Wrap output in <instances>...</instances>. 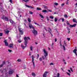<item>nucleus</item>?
<instances>
[{"instance_id":"nucleus-46","label":"nucleus","mask_w":77,"mask_h":77,"mask_svg":"<svg viewBox=\"0 0 77 77\" xmlns=\"http://www.w3.org/2000/svg\"><path fill=\"white\" fill-rule=\"evenodd\" d=\"M29 12L30 14H33V12L32 11H29Z\"/></svg>"},{"instance_id":"nucleus-32","label":"nucleus","mask_w":77,"mask_h":77,"mask_svg":"<svg viewBox=\"0 0 77 77\" xmlns=\"http://www.w3.org/2000/svg\"><path fill=\"white\" fill-rule=\"evenodd\" d=\"M46 18H47V20L48 21H49V20H50V19H49V17H48V16L46 17Z\"/></svg>"},{"instance_id":"nucleus-13","label":"nucleus","mask_w":77,"mask_h":77,"mask_svg":"<svg viewBox=\"0 0 77 77\" xmlns=\"http://www.w3.org/2000/svg\"><path fill=\"white\" fill-rule=\"evenodd\" d=\"M6 18V16L4 15H3L2 17H1V19L3 20H5V18Z\"/></svg>"},{"instance_id":"nucleus-31","label":"nucleus","mask_w":77,"mask_h":77,"mask_svg":"<svg viewBox=\"0 0 77 77\" xmlns=\"http://www.w3.org/2000/svg\"><path fill=\"white\" fill-rule=\"evenodd\" d=\"M30 49L31 51H32V50H33V47H32V46H31L30 47Z\"/></svg>"},{"instance_id":"nucleus-35","label":"nucleus","mask_w":77,"mask_h":77,"mask_svg":"<svg viewBox=\"0 0 77 77\" xmlns=\"http://www.w3.org/2000/svg\"><path fill=\"white\" fill-rule=\"evenodd\" d=\"M3 36V33L1 32L0 33V36Z\"/></svg>"},{"instance_id":"nucleus-50","label":"nucleus","mask_w":77,"mask_h":77,"mask_svg":"<svg viewBox=\"0 0 77 77\" xmlns=\"http://www.w3.org/2000/svg\"><path fill=\"white\" fill-rule=\"evenodd\" d=\"M67 30L68 31H69V30H70V29L68 28V26L67 27Z\"/></svg>"},{"instance_id":"nucleus-11","label":"nucleus","mask_w":77,"mask_h":77,"mask_svg":"<svg viewBox=\"0 0 77 77\" xmlns=\"http://www.w3.org/2000/svg\"><path fill=\"white\" fill-rule=\"evenodd\" d=\"M48 73V72H45V73L43 74V77H47V74Z\"/></svg>"},{"instance_id":"nucleus-29","label":"nucleus","mask_w":77,"mask_h":77,"mask_svg":"<svg viewBox=\"0 0 77 77\" xmlns=\"http://www.w3.org/2000/svg\"><path fill=\"white\" fill-rule=\"evenodd\" d=\"M9 32V31H8V30H7L6 31H5L6 33H7V34H8Z\"/></svg>"},{"instance_id":"nucleus-37","label":"nucleus","mask_w":77,"mask_h":77,"mask_svg":"<svg viewBox=\"0 0 77 77\" xmlns=\"http://www.w3.org/2000/svg\"><path fill=\"white\" fill-rule=\"evenodd\" d=\"M43 7H44V9H47V6L45 5H43Z\"/></svg>"},{"instance_id":"nucleus-6","label":"nucleus","mask_w":77,"mask_h":77,"mask_svg":"<svg viewBox=\"0 0 77 77\" xmlns=\"http://www.w3.org/2000/svg\"><path fill=\"white\" fill-rule=\"evenodd\" d=\"M14 73V70L12 69H10V70L9 71V74L10 75L11 74H12Z\"/></svg>"},{"instance_id":"nucleus-17","label":"nucleus","mask_w":77,"mask_h":77,"mask_svg":"<svg viewBox=\"0 0 77 77\" xmlns=\"http://www.w3.org/2000/svg\"><path fill=\"white\" fill-rule=\"evenodd\" d=\"M29 27H30V29H31V28H32L33 29V30H34L35 29V27H33V26L29 25Z\"/></svg>"},{"instance_id":"nucleus-16","label":"nucleus","mask_w":77,"mask_h":77,"mask_svg":"<svg viewBox=\"0 0 77 77\" xmlns=\"http://www.w3.org/2000/svg\"><path fill=\"white\" fill-rule=\"evenodd\" d=\"M42 12H45V13H48V11H47V10H43L42 11Z\"/></svg>"},{"instance_id":"nucleus-60","label":"nucleus","mask_w":77,"mask_h":77,"mask_svg":"<svg viewBox=\"0 0 77 77\" xmlns=\"http://www.w3.org/2000/svg\"><path fill=\"white\" fill-rule=\"evenodd\" d=\"M34 24H37L38 26H39V24H38V23H36L34 22Z\"/></svg>"},{"instance_id":"nucleus-27","label":"nucleus","mask_w":77,"mask_h":77,"mask_svg":"<svg viewBox=\"0 0 77 77\" xmlns=\"http://www.w3.org/2000/svg\"><path fill=\"white\" fill-rule=\"evenodd\" d=\"M73 21L75 23H77V21L75 20L74 19H73Z\"/></svg>"},{"instance_id":"nucleus-24","label":"nucleus","mask_w":77,"mask_h":77,"mask_svg":"<svg viewBox=\"0 0 77 77\" xmlns=\"http://www.w3.org/2000/svg\"><path fill=\"white\" fill-rule=\"evenodd\" d=\"M22 0L23 1H24V2H26V3H27V2L29 1V0H26V1L25 0Z\"/></svg>"},{"instance_id":"nucleus-9","label":"nucleus","mask_w":77,"mask_h":77,"mask_svg":"<svg viewBox=\"0 0 77 77\" xmlns=\"http://www.w3.org/2000/svg\"><path fill=\"white\" fill-rule=\"evenodd\" d=\"M77 26V24H74L73 25H70L69 27L70 28L73 27H75V26Z\"/></svg>"},{"instance_id":"nucleus-2","label":"nucleus","mask_w":77,"mask_h":77,"mask_svg":"<svg viewBox=\"0 0 77 77\" xmlns=\"http://www.w3.org/2000/svg\"><path fill=\"white\" fill-rule=\"evenodd\" d=\"M43 52L44 54H45L44 55V56L46 58V60H47V57L48 56V52H47V51H46L45 49H43Z\"/></svg>"},{"instance_id":"nucleus-5","label":"nucleus","mask_w":77,"mask_h":77,"mask_svg":"<svg viewBox=\"0 0 77 77\" xmlns=\"http://www.w3.org/2000/svg\"><path fill=\"white\" fill-rule=\"evenodd\" d=\"M32 62L33 63V66L34 68H35V63H34V58L33 57V55H32Z\"/></svg>"},{"instance_id":"nucleus-41","label":"nucleus","mask_w":77,"mask_h":77,"mask_svg":"<svg viewBox=\"0 0 77 77\" xmlns=\"http://www.w3.org/2000/svg\"><path fill=\"white\" fill-rule=\"evenodd\" d=\"M39 60H40V61H42V57H40L39 59Z\"/></svg>"},{"instance_id":"nucleus-49","label":"nucleus","mask_w":77,"mask_h":77,"mask_svg":"<svg viewBox=\"0 0 77 77\" xmlns=\"http://www.w3.org/2000/svg\"><path fill=\"white\" fill-rule=\"evenodd\" d=\"M65 21V19H64V18H63L62 19V21L63 22H64V21Z\"/></svg>"},{"instance_id":"nucleus-12","label":"nucleus","mask_w":77,"mask_h":77,"mask_svg":"<svg viewBox=\"0 0 77 77\" xmlns=\"http://www.w3.org/2000/svg\"><path fill=\"white\" fill-rule=\"evenodd\" d=\"M25 6H26V7H27V8H32V9H34V7H32L31 6H30L29 5H26Z\"/></svg>"},{"instance_id":"nucleus-48","label":"nucleus","mask_w":77,"mask_h":77,"mask_svg":"<svg viewBox=\"0 0 77 77\" xmlns=\"http://www.w3.org/2000/svg\"><path fill=\"white\" fill-rule=\"evenodd\" d=\"M64 16L65 18H67V17H68V16H67L66 15H65Z\"/></svg>"},{"instance_id":"nucleus-26","label":"nucleus","mask_w":77,"mask_h":77,"mask_svg":"<svg viewBox=\"0 0 77 77\" xmlns=\"http://www.w3.org/2000/svg\"><path fill=\"white\" fill-rule=\"evenodd\" d=\"M32 76H35L36 75H35V74L34 72L32 73Z\"/></svg>"},{"instance_id":"nucleus-19","label":"nucleus","mask_w":77,"mask_h":77,"mask_svg":"<svg viewBox=\"0 0 77 77\" xmlns=\"http://www.w3.org/2000/svg\"><path fill=\"white\" fill-rule=\"evenodd\" d=\"M63 61L64 62V64H65V65L66 64V62H65V59H63Z\"/></svg>"},{"instance_id":"nucleus-38","label":"nucleus","mask_w":77,"mask_h":77,"mask_svg":"<svg viewBox=\"0 0 77 77\" xmlns=\"http://www.w3.org/2000/svg\"><path fill=\"white\" fill-rule=\"evenodd\" d=\"M3 66V64H2L0 65V68H2Z\"/></svg>"},{"instance_id":"nucleus-43","label":"nucleus","mask_w":77,"mask_h":77,"mask_svg":"<svg viewBox=\"0 0 77 77\" xmlns=\"http://www.w3.org/2000/svg\"><path fill=\"white\" fill-rule=\"evenodd\" d=\"M8 51L9 52H10V53H11V51H12V50H10V49H8Z\"/></svg>"},{"instance_id":"nucleus-39","label":"nucleus","mask_w":77,"mask_h":77,"mask_svg":"<svg viewBox=\"0 0 77 77\" xmlns=\"http://www.w3.org/2000/svg\"><path fill=\"white\" fill-rule=\"evenodd\" d=\"M67 24H68V25H70V23H69V22L68 21H66Z\"/></svg>"},{"instance_id":"nucleus-54","label":"nucleus","mask_w":77,"mask_h":77,"mask_svg":"<svg viewBox=\"0 0 77 77\" xmlns=\"http://www.w3.org/2000/svg\"><path fill=\"white\" fill-rule=\"evenodd\" d=\"M54 65V64L53 63H50V65Z\"/></svg>"},{"instance_id":"nucleus-53","label":"nucleus","mask_w":77,"mask_h":77,"mask_svg":"<svg viewBox=\"0 0 77 77\" xmlns=\"http://www.w3.org/2000/svg\"><path fill=\"white\" fill-rule=\"evenodd\" d=\"M67 39L68 41H70V38H67Z\"/></svg>"},{"instance_id":"nucleus-63","label":"nucleus","mask_w":77,"mask_h":77,"mask_svg":"<svg viewBox=\"0 0 77 77\" xmlns=\"http://www.w3.org/2000/svg\"><path fill=\"white\" fill-rule=\"evenodd\" d=\"M54 14H57V12H54Z\"/></svg>"},{"instance_id":"nucleus-45","label":"nucleus","mask_w":77,"mask_h":77,"mask_svg":"<svg viewBox=\"0 0 77 77\" xmlns=\"http://www.w3.org/2000/svg\"><path fill=\"white\" fill-rule=\"evenodd\" d=\"M37 59H38V58H39V54H37Z\"/></svg>"},{"instance_id":"nucleus-64","label":"nucleus","mask_w":77,"mask_h":77,"mask_svg":"<svg viewBox=\"0 0 77 77\" xmlns=\"http://www.w3.org/2000/svg\"><path fill=\"white\" fill-rule=\"evenodd\" d=\"M16 77H19L18 75L17 74H16Z\"/></svg>"},{"instance_id":"nucleus-55","label":"nucleus","mask_w":77,"mask_h":77,"mask_svg":"<svg viewBox=\"0 0 77 77\" xmlns=\"http://www.w3.org/2000/svg\"><path fill=\"white\" fill-rule=\"evenodd\" d=\"M65 5V4L64 3H62L61 4V6H64Z\"/></svg>"},{"instance_id":"nucleus-20","label":"nucleus","mask_w":77,"mask_h":77,"mask_svg":"<svg viewBox=\"0 0 77 77\" xmlns=\"http://www.w3.org/2000/svg\"><path fill=\"white\" fill-rule=\"evenodd\" d=\"M37 11H41L42 9L39 8H37Z\"/></svg>"},{"instance_id":"nucleus-52","label":"nucleus","mask_w":77,"mask_h":77,"mask_svg":"<svg viewBox=\"0 0 77 77\" xmlns=\"http://www.w3.org/2000/svg\"><path fill=\"white\" fill-rule=\"evenodd\" d=\"M10 2L11 3H13L12 2V0H10Z\"/></svg>"},{"instance_id":"nucleus-8","label":"nucleus","mask_w":77,"mask_h":77,"mask_svg":"<svg viewBox=\"0 0 77 77\" xmlns=\"http://www.w3.org/2000/svg\"><path fill=\"white\" fill-rule=\"evenodd\" d=\"M77 49L76 48H75L73 51V52L76 54V56H77Z\"/></svg>"},{"instance_id":"nucleus-7","label":"nucleus","mask_w":77,"mask_h":77,"mask_svg":"<svg viewBox=\"0 0 77 77\" xmlns=\"http://www.w3.org/2000/svg\"><path fill=\"white\" fill-rule=\"evenodd\" d=\"M19 32L22 35H23V30H21V29L20 28H19Z\"/></svg>"},{"instance_id":"nucleus-56","label":"nucleus","mask_w":77,"mask_h":77,"mask_svg":"<svg viewBox=\"0 0 77 77\" xmlns=\"http://www.w3.org/2000/svg\"><path fill=\"white\" fill-rule=\"evenodd\" d=\"M42 58L43 60H44V59H45V57H44V56H42Z\"/></svg>"},{"instance_id":"nucleus-40","label":"nucleus","mask_w":77,"mask_h":77,"mask_svg":"<svg viewBox=\"0 0 77 77\" xmlns=\"http://www.w3.org/2000/svg\"><path fill=\"white\" fill-rule=\"evenodd\" d=\"M66 74H67L68 75H69V76H70V75H71L68 72H66Z\"/></svg>"},{"instance_id":"nucleus-58","label":"nucleus","mask_w":77,"mask_h":77,"mask_svg":"<svg viewBox=\"0 0 77 77\" xmlns=\"http://www.w3.org/2000/svg\"><path fill=\"white\" fill-rule=\"evenodd\" d=\"M8 39H10L11 40V37H8Z\"/></svg>"},{"instance_id":"nucleus-25","label":"nucleus","mask_w":77,"mask_h":77,"mask_svg":"<svg viewBox=\"0 0 77 77\" xmlns=\"http://www.w3.org/2000/svg\"><path fill=\"white\" fill-rule=\"evenodd\" d=\"M54 5H56V6H57L59 5V4H58V3H57V2H55V3H54Z\"/></svg>"},{"instance_id":"nucleus-34","label":"nucleus","mask_w":77,"mask_h":77,"mask_svg":"<svg viewBox=\"0 0 77 77\" xmlns=\"http://www.w3.org/2000/svg\"><path fill=\"white\" fill-rule=\"evenodd\" d=\"M3 71L2 69H0V72H1V73H3Z\"/></svg>"},{"instance_id":"nucleus-3","label":"nucleus","mask_w":77,"mask_h":77,"mask_svg":"<svg viewBox=\"0 0 77 77\" xmlns=\"http://www.w3.org/2000/svg\"><path fill=\"white\" fill-rule=\"evenodd\" d=\"M32 31V33H33L34 35H37L38 34V32L35 29L33 30Z\"/></svg>"},{"instance_id":"nucleus-59","label":"nucleus","mask_w":77,"mask_h":77,"mask_svg":"<svg viewBox=\"0 0 77 77\" xmlns=\"http://www.w3.org/2000/svg\"><path fill=\"white\" fill-rule=\"evenodd\" d=\"M44 29L46 30L47 32H48V30H47V29L45 28V27H44Z\"/></svg>"},{"instance_id":"nucleus-30","label":"nucleus","mask_w":77,"mask_h":77,"mask_svg":"<svg viewBox=\"0 0 77 77\" xmlns=\"http://www.w3.org/2000/svg\"><path fill=\"white\" fill-rule=\"evenodd\" d=\"M63 49H64V51H65L66 49H65V46L64 45H63Z\"/></svg>"},{"instance_id":"nucleus-33","label":"nucleus","mask_w":77,"mask_h":77,"mask_svg":"<svg viewBox=\"0 0 77 77\" xmlns=\"http://www.w3.org/2000/svg\"><path fill=\"white\" fill-rule=\"evenodd\" d=\"M54 21H55V22H56L57 21V18H55V19H54Z\"/></svg>"},{"instance_id":"nucleus-15","label":"nucleus","mask_w":77,"mask_h":77,"mask_svg":"<svg viewBox=\"0 0 77 77\" xmlns=\"http://www.w3.org/2000/svg\"><path fill=\"white\" fill-rule=\"evenodd\" d=\"M13 44H10L9 45V47H10V48H12V47H13Z\"/></svg>"},{"instance_id":"nucleus-4","label":"nucleus","mask_w":77,"mask_h":77,"mask_svg":"<svg viewBox=\"0 0 77 77\" xmlns=\"http://www.w3.org/2000/svg\"><path fill=\"white\" fill-rule=\"evenodd\" d=\"M7 40H5L4 41V42L5 43V46H8L9 45L8 44V42H7Z\"/></svg>"},{"instance_id":"nucleus-61","label":"nucleus","mask_w":77,"mask_h":77,"mask_svg":"<svg viewBox=\"0 0 77 77\" xmlns=\"http://www.w3.org/2000/svg\"><path fill=\"white\" fill-rule=\"evenodd\" d=\"M65 46H67V45H66V43H64V44Z\"/></svg>"},{"instance_id":"nucleus-21","label":"nucleus","mask_w":77,"mask_h":77,"mask_svg":"<svg viewBox=\"0 0 77 77\" xmlns=\"http://www.w3.org/2000/svg\"><path fill=\"white\" fill-rule=\"evenodd\" d=\"M5 21H8L9 19H8V17H5Z\"/></svg>"},{"instance_id":"nucleus-47","label":"nucleus","mask_w":77,"mask_h":77,"mask_svg":"<svg viewBox=\"0 0 77 77\" xmlns=\"http://www.w3.org/2000/svg\"><path fill=\"white\" fill-rule=\"evenodd\" d=\"M59 75H60V74H59V73H58L57 74V77H59Z\"/></svg>"},{"instance_id":"nucleus-22","label":"nucleus","mask_w":77,"mask_h":77,"mask_svg":"<svg viewBox=\"0 0 77 77\" xmlns=\"http://www.w3.org/2000/svg\"><path fill=\"white\" fill-rule=\"evenodd\" d=\"M28 21L29 23H31V20H30V19L29 18H28Z\"/></svg>"},{"instance_id":"nucleus-14","label":"nucleus","mask_w":77,"mask_h":77,"mask_svg":"<svg viewBox=\"0 0 77 77\" xmlns=\"http://www.w3.org/2000/svg\"><path fill=\"white\" fill-rule=\"evenodd\" d=\"M9 21H10V23H11V24H13L14 23V21L12 20L11 19L9 20Z\"/></svg>"},{"instance_id":"nucleus-62","label":"nucleus","mask_w":77,"mask_h":77,"mask_svg":"<svg viewBox=\"0 0 77 77\" xmlns=\"http://www.w3.org/2000/svg\"><path fill=\"white\" fill-rule=\"evenodd\" d=\"M69 3H68V2H66V5H68V4Z\"/></svg>"},{"instance_id":"nucleus-28","label":"nucleus","mask_w":77,"mask_h":77,"mask_svg":"<svg viewBox=\"0 0 77 77\" xmlns=\"http://www.w3.org/2000/svg\"><path fill=\"white\" fill-rule=\"evenodd\" d=\"M49 18L51 19H53L54 18V17L52 16H50Z\"/></svg>"},{"instance_id":"nucleus-23","label":"nucleus","mask_w":77,"mask_h":77,"mask_svg":"<svg viewBox=\"0 0 77 77\" xmlns=\"http://www.w3.org/2000/svg\"><path fill=\"white\" fill-rule=\"evenodd\" d=\"M39 15L42 18H44V16H43V15L41 14H39Z\"/></svg>"},{"instance_id":"nucleus-18","label":"nucleus","mask_w":77,"mask_h":77,"mask_svg":"<svg viewBox=\"0 0 77 77\" xmlns=\"http://www.w3.org/2000/svg\"><path fill=\"white\" fill-rule=\"evenodd\" d=\"M0 11H1V12H3V11H4V9H3V8L0 7Z\"/></svg>"},{"instance_id":"nucleus-10","label":"nucleus","mask_w":77,"mask_h":77,"mask_svg":"<svg viewBox=\"0 0 77 77\" xmlns=\"http://www.w3.org/2000/svg\"><path fill=\"white\" fill-rule=\"evenodd\" d=\"M49 29V30H48V31L50 33V34H51V35L52 36H53V34L51 33V32H52V31H51V29L50 28H48Z\"/></svg>"},{"instance_id":"nucleus-51","label":"nucleus","mask_w":77,"mask_h":77,"mask_svg":"<svg viewBox=\"0 0 77 77\" xmlns=\"http://www.w3.org/2000/svg\"><path fill=\"white\" fill-rule=\"evenodd\" d=\"M18 42H19V43H20V42H22L20 40H18Z\"/></svg>"},{"instance_id":"nucleus-36","label":"nucleus","mask_w":77,"mask_h":77,"mask_svg":"<svg viewBox=\"0 0 77 77\" xmlns=\"http://www.w3.org/2000/svg\"><path fill=\"white\" fill-rule=\"evenodd\" d=\"M2 64H3V65H5V61H4L3 62V63Z\"/></svg>"},{"instance_id":"nucleus-42","label":"nucleus","mask_w":77,"mask_h":77,"mask_svg":"<svg viewBox=\"0 0 77 77\" xmlns=\"http://www.w3.org/2000/svg\"><path fill=\"white\" fill-rule=\"evenodd\" d=\"M17 62H21V60L20 59H18L17 60Z\"/></svg>"},{"instance_id":"nucleus-57","label":"nucleus","mask_w":77,"mask_h":77,"mask_svg":"<svg viewBox=\"0 0 77 77\" xmlns=\"http://www.w3.org/2000/svg\"><path fill=\"white\" fill-rule=\"evenodd\" d=\"M55 42H57V38H56L55 39Z\"/></svg>"},{"instance_id":"nucleus-44","label":"nucleus","mask_w":77,"mask_h":77,"mask_svg":"<svg viewBox=\"0 0 77 77\" xmlns=\"http://www.w3.org/2000/svg\"><path fill=\"white\" fill-rule=\"evenodd\" d=\"M70 69L71 71L72 72H73V70H72V69L71 67H70Z\"/></svg>"},{"instance_id":"nucleus-1","label":"nucleus","mask_w":77,"mask_h":77,"mask_svg":"<svg viewBox=\"0 0 77 77\" xmlns=\"http://www.w3.org/2000/svg\"><path fill=\"white\" fill-rule=\"evenodd\" d=\"M24 39L25 41L24 43L25 46H24L23 45H21V47L23 49H24L26 47H27V43L28 42V39H30V38L28 37L27 38L26 37H24Z\"/></svg>"}]
</instances>
